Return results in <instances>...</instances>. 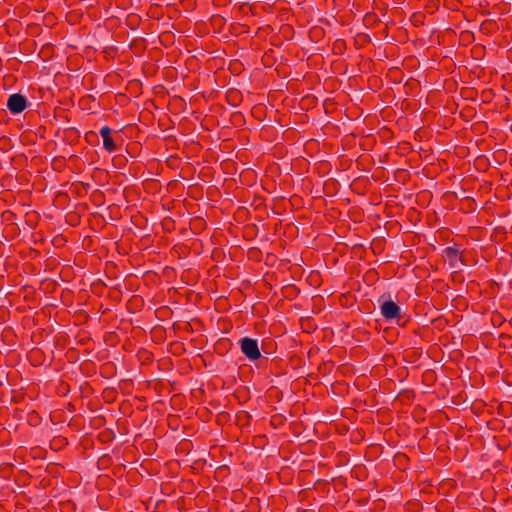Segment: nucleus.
Here are the masks:
<instances>
[{
    "label": "nucleus",
    "mask_w": 512,
    "mask_h": 512,
    "mask_svg": "<svg viewBox=\"0 0 512 512\" xmlns=\"http://www.w3.org/2000/svg\"><path fill=\"white\" fill-rule=\"evenodd\" d=\"M100 135L103 139V148L109 152H115L118 149L117 144L114 141V138L112 137V129L108 126H103L100 129Z\"/></svg>",
    "instance_id": "39448f33"
},
{
    "label": "nucleus",
    "mask_w": 512,
    "mask_h": 512,
    "mask_svg": "<svg viewBox=\"0 0 512 512\" xmlns=\"http://www.w3.org/2000/svg\"><path fill=\"white\" fill-rule=\"evenodd\" d=\"M335 47H338V49H341V46H338V43L335 44Z\"/></svg>",
    "instance_id": "4468645a"
},
{
    "label": "nucleus",
    "mask_w": 512,
    "mask_h": 512,
    "mask_svg": "<svg viewBox=\"0 0 512 512\" xmlns=\"http://www.w3.org/2000/svg\"><path fill=\"white\" fill-rule=\"evenodd\" d=\"M41 417L36 411H32L28 414V423L31 426H37L40 423Z\"/></svg>",
    "instance_id": "1a4fd4ad"
},
{
    "label": "nucleus",
    "mask_w": 512,
    "mask_h": 512,
    "mask_svg": "<svg viewBox=\"0 0 512 512\" xmlns=\"http://www.w3.org/2000/svg\"><path fill=\"white\" fill-rule=\"evenodd\" d=\"M379 308L386 321L395 322L398 326L404 327L409 321V316L402 313L400 306L383 294L379 300Z\"/></svg>",
    "instance_id": "f257e3e1"
},
{
    "label": "nucleus",
    "mask_w": 512,
    "mask_h": 512,
    "mask_svg": "<svg viewBox=\"0 0 512 512\" xmlns=\"http://www.w3.org/2000/svg\"><path fill=\"white\" fill-rule=\"evenodd\" d=\"M499 338L503 341L509 340L511 337L507 334L502 333Z\"/></svg>",
    "instance_id": "9b49d317"
},
{
    "label": "nucleus",
    "mask_w": 512,
    "mask_h": 512,
    "mask_svg": "<svg viewBox=\"0 0 512 512\" xmlns=\"http://www.w3.org/2000/svg\"><path fill=\"white\" fill-rule=\"evenodd\" d=\"M257 252H259L257 249H251L249 253H250L251 255H253V253H257Z\"/></svg>",
    "instance_id": "f8f14e48"
},
{
    "label": "nucleus",
    "mask_w": 512,
    "mask_h": 512,
    "mask_svg": "<svg viewBox=\"0 0 512 512\" xmlns=\"http://www.w3.org/2000/svg\"><path fill=\"white\" fill-rule=\"evenodd\" d=\"M67 445L68 440L62 435L54 436L49 443L50 449L56 452L63 450Z\"/></svg>",
    "instance_id": "423d86ee"
},
{
    "label": "nucleus",
    "mask_w": 512,
    "mask_h": 512,
    "mask_svg": "<svg viewBox=\"0 0 512 512\" xmlns=\"http://www.w3.org/2000/svg\"><path fill=\"white\" fill-rule=\"evenodd\" d=\"M240 93L237 90H230L227 92V99L230 104L236 106L239 101Z\"/></svg>",
    "instance_id": "0eeeda50"
},
{
    "label": "nucleus",
    "mask_w": 512,
    "mask_h": 512,
    "mask_svg": "<svg viewBox=\"0 0 512 512\" xmlns=\"http://www.w3.org/2000/svg\"><path fill=\"white\" fill-rule=\"evenodd\" d=\"M443 257L448 261L451 268H456L458 266V262L462 263L461 252L457 244L446 247L443 250Z\"/></svg>",
    "instance_id": "20e7f679"
},
{
    "label": "nucleus",
    "mask_w": 512,
    "mask_h": 512,
    "mask_svg": "<svg viewBox=\"0 0 512 512\" xmlns=\"http://www.w3.org/2000/svg\"><path fill=\"white\" fill-rule=\"evenodd\" d=\"M138 357L146 363L152 362L154 358L153 353L146 349L140 350L138 352Z\"/></svg>",
    "instance_id": "6e6552de"
},
{
    "label": "nucleus",
    "mask_w": 512,
    "mask_h": 512,
    "mask_svg": "<svg viewBox=\"0 0 512 512\" xmlns=\"http://www.w3.org/2000/svg\"><path fill=\"white\" fill-rule=\"evenodd\" d=\"M93 139H97V134L94 131H89L85 135V139L90 142Z\"/></svg>",
    "instance_id": "9d476101"
},
{
    "label": "nucleus",
    "mask_w": 512,
    "mask_h": 512,
    "mask_svg": "<svg viewBox=\"0 0 512 512\" xmlns=\"http://www.w3.org/2000/svg\"><path fill=\"white\" fill-rule=\"evenodd\" d=\"M335 47H338V49H341V46H338V43L335 44Z\"/></svg>",
    "instance_id": "ddd939ff"
},
{
    "label": "nucleus",
    "mask_w": 512,
    "mask_h": 512,
    "mask_svg": "<svg viewBox=\"0 0 512 512\" xmlns=\"http://www.w3.org/2000/svg\"><path fill=\"white\" fill-rule=\"evenodd\" d=\"M241 352L250 361H256L261 358V352L258 346V341L254 338L243 337L238 341Z\"/></svg>",
    "instance_id": "f03ea898"
},
{
    "label": "nucleus",
    "mask_w": 512,
    "mask_h": 512,
    "mask_svg": "<svg viewBox=\"0 0 512 512\" xmlns=\"http://www.w3.org/2000/svg\"><path fill=\"white\" fill-rule=\"evenodd\" d=\"M6 105L11 114L17 115L29 106V102L21 93H14L8 97Z\"/></svg>",
    "instance_id": "7ed1b4c3"
}]
</instances>
